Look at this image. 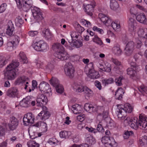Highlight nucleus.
<instances>
[{
    "label": "nucleus",
    "mask_w": 147,
    "mask_h": 147,
    "mask_svg": "<svg viewBox=\"0 0 147 147\" xmlns=\"http://www.w3.org/2000/svg\"><path fill=\"white\" fill-rule=\"evenodd\" d=\"M107 126L109 128L112 129L115 127V124L113 121L109 119V121L107 125Z\"/></svg>",
    "instance_id": "54"
},
{
    "label": "nucleus",
    "mask_w": 147,
    "mask_h": 147,
    "mask_svg": "<svg viewBox=\"0 0 147 147\" xmlns=\"http://www.w3.org/2000/svg\"><path fill=\"white\" fill-rule=\"evenodd\" d=\"M69 132L66 131H61L59 133L60 136L62 138H67L70 135Z\"/></svg>",
    "instance_id": "45"
},
{
    "label": "nucleus",
    "mask_w": 147,
    "mask_h": 147,
    "mask_svg": "<svg viewBox=\"0 0 147 147\" xmlns=\"http://www.w3.org/2000/svg\"><path fill=\"white\" fill-rule=\"evenodd\" d=\"M38 33L37 31H30L28 32L29 36L31 37H33L36 35Z\"/></svg>",
    "instance_id": "63"
},
{
    "label": "nucleus",
    "mask_w": 147,
    "mask_h": 147,
    "mask_svg": "<svg viewBox=\"0 0 147 147\" xmlns=\"http://www.w3.org/2000/svg\"><path fill=\"white\" fill-rule=\"evenodd\" d=\"M44 36L47 39H49L51 38L52 34H51L49 29H45L43 32Z\"/></svg>",
    "instance_id": "40"
},
{
    "label": "nucleus",
    "mask_w": 147,
    "mask_h": 147,
    "mask_svg": "<svg viewBox=\"0 0 147 147\" xmlns=\"http://www.w3.org/2000/svg\"><path fill=\"white\" fill-rule=\"evenodd\" d=\"M52 49L57 58L62 60L69 58V55L65 51L64 47L60 43H54L52 46Z\"/></svg>",
    "instance_id": "1"
},
{
    "label": "nucleus",
    "mask_w": 147,
    "mask_h": 147,
    "mask_svg": "<svg viewBox=\"0 0 147 147\" xmlns=\"http://www.w3.org/2000/svg\"><path fill=\"white\" fill-rule=\"evenodd\" d=\"M88 73V76L91 79H97L99 77L98 72L95 71L93 69H89Z\"/></svg>",
    "instance_id": "27"
},
{
    "label": "nucleus",
    "mask_w": 147,
    "mask_h": 147,
    "mask_svg": "<svg viewBox=\"0 0 147 147\" xmlns=\"http://www.w3.org/2000/svg\"><path fill=\"white\" fill-rule=\"evenodd\" d=\"M117 107V109L116 111V113L117 114L118 117L121 120H124L126 117L124 114L125 113L122 108L121 105H119Z\"/></svg>",
    "instance_id": "20"
},
{
    "label": "nucleus",
    "mask_w": 147,
    "mask_h": 147,
    "mask_svg": "<svg viewBox=\"0 0 147 147\" xmlns=\"http://www.w3.org/2000/svg\"><path fill=\"white\" fill-rule=\"evenodd\" d=\"M111 26L113 29L115 30L119 28L120 27V26L119 24H117L115 22H112L111 24Z\"/></svg>",
    "instance_id": "58"
},
{
    "label": "nucleus",
    "mask_w": 147,
    "mask_h": 147,
    "mask_svg": "<svg viewBox=\"0 0 147 147\" xmlns=\"http://www.w3.org/2000/svg\"><path fill=\"white\" fill-rule=\"evenodd\" d=\"M134 43L133 41H131L128 42L125 48H128L130 49L134 50Z\"/></svg>",
    "instance_id": "56"
},
{
    "label": "nucleus",
    "mask_w": 147,
    "mask_h": 147,
    "mask_svg": "<svg viewBox=\"0 0 147 147\" xmlns=\"http://www.w3.org/2000/svg\"><path fill=\"white\" fill-rule=\"evenodd\" d=\"M8 59H6L4 57H0V67H2L7 62Z\"/></svg>",
    "instance_id": "44"
},
{
    "label": "nucleus",
    "mask_w": 147,
    "mask_h": 147,
    "mask_svg": "<svg viewBox=\"0 0 147 147\" xmlns=\"http://www.w3.org/2000/svg\"><path fill=\"white\" fill-rule=\"evenodd\" d=\"M15 1L19 8H22V9L26 12L28 11L30 8L32 7V4L30 2L31 0H30H30L28 1L27 0H25L22 6V0H15Z\"/></svg>",
    "instance_id": "5"
},
{
    "label": "nucleus",
    "mask_w": 147,
    "mask_h": 147,
    "mask_svg": "<svg viewBox=\"0 0 147 147\" xmlns=\"http://www.w3.org/2000/svg\"><path fill=\"white\" fill-rule=\"evenodd\" d=\"M139 119V127L143 130H147V121L146 119H142L140 116Z\"/></svg>",
    "instance_id": "28"
},
{
    "label": "nucleus",
    "mask_w": 147,
    "mask_h": 147,
    "mask_svg": "<svg viewBox=\"0 0 147 147\" xmlns=\"http://www.w3.org/2000/svg\"><path fill=\"white\" fill-rule=\"evenodd\" d=\"M139 144L142 146L147 144V136H144L140 140Z\"/></svg>",
    "instance_id": "46"
},
{
    "label": "nucleus",
    "mask_w": 147,
    "mask_h": 147,
    "mask_svg": "<svg viewBox=\"0 0 147 147\" xmlns=\"http://www.w3.org/2000/svg\"><path fill=\"white\" fill-rule=\"evenodd\" d=\"M20 38L18 36H16L15 38L13 39L12 42L13 44L15 46L18 44L20 40Z\"/></svg>",
    "instance_id": "62"
},
{
    "label": "nucleus",
    "mask_w": 147,
    "mask_h": 147,
    "mask_svg": "<svg viewBox=\"0 0 147 147\" xmlns=\"http://www.w3.org/2000/svg\"><path fill=\"white\" fill-rule=\"evenodd\" d=\"M133 50L130 49L128 48H125L124 53L125 55L127 56H130L132 53Z\"/></svg>",
    "instance_id": "55"
},
{
    "label": "nucleus",
    "mask_w": 147,
    "mask_h": 147,
    "mask_svg": "<svg viewBox=\"0 0 147 147\" xmlns=\"http://www.w3.org/2000/svg\"><path fill=\"white\" fill-rule=\"evenodd\" d=\"M124 92L123 89L121 88H118L116 92L115 97L116 99L121 100L123 98V94Z\"/></svg>",
    "instance_id": "26"
},
{
    "label": "nucleus",
    "mask_w": 147,
    "mask_h": 147,
    "mask_svg": "<svg viewBox=\"0 0 147 147\" xmlns=\"http://www.w3.org/2000/svg\"><path fill=\"white\" fill-rule=\"evenodd\" d=\"M19 59L20 62L22 63H26L28 62L27 58L23 52H20L19 53Z\"/></svg>",
    "instance_id": "33"
},
{
    "label": "nucleus",
    "mask_w": 147,
    "mask_h": 147,
    "mask_svg": "<svg viewBox=\"0 0 147 147\" xmlns=\"http://www.w3.org/2000/svg\"><path fill=\"white\" fill-rule=\"evenodd\" d=\"M114 82V80L112 78H109V79H105L102 80V82L103 84L105 86L111 84Z\"/></svg>",
    "instance_id": "42"
},
{
    "label": "nucleus",
    "mask_w": 147,
    "mask_h": 147,
    "mask_svg": "<svg viewBox=\"0 0 147 147\" xmlns=\"http://www.w3.org/2000/svg\"><path fill=\"white\" fill-rule=\"evenodd\" d=\"M19 65V62L16 61L12 62L7 66L6 68V74L7 77L9 80L14 79L16 77V72L18 71V69H16Z\"/></svg>",
    "instance_id": "2"
},
{
    "label": "nucleus",
    "mask_w": 147,
    "mask_h": 147,
    "mask_svg": "<svg viewBox=\"0 0 147 147\" xmlns=\"http://www.w3.org/2000/svg\"><path fill=\"white\" fill-rule=\"evenodd\" d=\"M119 6L118 3L116 0L110 1V7L112 9L115 10L118 8Z\"/></svg>",
    "instance_id": "35"
},
{
    "label": "nucleus",
    "mask_w": 147,
    "mask_h": 147,
    "mask_svg": "<svg viewBox=\"0 0 147 147\" xmlns=\"http://www.w3.org/2000/svg\"><path fill=\"white\" fill-rule=\"evenodd\" d=\"M71 147H90L88 144H82L80 145L76 144H74L71 146Z\"/></svg>",
    "instance_id": "60"
},
{
    "label": "nucleus",
    "mask_w": 147,
    "mask_h": 147,
    "mask_svg": "<svg viewBox=\"0 0 147 147\" xmlns=\"http://www.w3.org/2000/svg\"><path fill=\"white\" fill-rule=\"evenodd\" d=\"M138 34L140 37L147 38V28L140 29L138 32Z\"/></svg>",
    "instance_id": "32"
},
{
    "label": "nucleus",
    "mask_w": 147,
    "mask_h": 147,
    "mask_svg": "<svg viewBox=\"0 0 147 147\" xmlns=\"http://www.w3.org/2000/svg\"><path fill=\"white\" fill-rule=\"evenodd\" d=\"M15 22L16 25L18 27H20V25L24 23L22 17L20 16H18L15 19Z\"/></svg>",
    "instance_id": "39"
},
{
    "label": "nucleus",
    "mask_w": 147,
    "mask_h": 147,
    "mask_svg": "<svg viewBox=\"0 0 147 147\" xmlns=\"http://www.w3.org/2000/svg\"><path fill=\"white\" fill-rule=\"evenodd\" d=\"M72 34L71 35V36H69L68 38L67 39L68 42L69 43V46L70 47H76V48H79L82 46V42L79 40H76L74 42H73V38L74 37L72 36Z\"/></svg>",
    "instance_id": "10"
},
{
    "label": "nucleus",
    "mask_w": 147,
    "mask_h": 147,
    "mask_svg": "<svg viewBox=\"0 0 147 147\" xmlns=\"http://www.w3.org/2000/svg\"><path fill=\"white\" fill-rule=\"evenodd\" d=\"M30 96L24 98L20 102L21 106L24 107H28L30 106Z\"/></svg>",
    "instance_id": "23"
},
{
    "label": "nucleus",
    "mask_w": 147,
    "mask_h": 147,
    "mask_svg": "<svg viewBox=\"0 0 147 147\" xmlns=\"http://www.w3.org/2000/svg\"><path fill=\"white\" fill-rule=\"evenodd\" d=\"M19 91L17 88L15 87L9 88L6 91L7 96L10 98H14L17 97Z\"/></svg>",
    "instance_id": "13"
},
{
    "label": "nucleus",
    "mask_w": 147,
    "mask_h": 147,
    "mask_svg": "<svg viewBox=\"0 0 147 147\" xmlns=\"http://www.w3.org/2000/svg\"><path fill=\"white\" fill-rule=\"evenodd\" d=\"M64 71L65 74L72 78L74 76L75 72L74 68L70 63H67L64 66Z\"/></svg>",
    "instance_id": "7"
},
{
    "label": "nucleus",
    "mask_w": 147,
    "mask_h": 147,
    "mask_svg": "<svg viewBox=\"0 0 147 147\" xmlns=\"http://www.w3.org/2000/svg\"><path fill=\"white\" fill-rule=\"evenodd\" d=\"M137 25L136 20L132 18H130L128 22L129 30L131 32L134 31L136 28Z\"/></svg>",
    "instance_id": "19"
},
{
    "label": "nucleus",
    "mask_w": 147,
    "mask_h": 147,
    "mask_svg": "<svg viewBox=\"0 0 147 147\" xmlns=\"http://www.w3.org/2000/svg\"><path fill=\"white\" fill-rule=\"evenodd\" d=\"M138 90L139 91L142 93H145L147 94V87L145 86L144 85H142L138 88Z\"/></svg>",
    "instance_id": "50"
},
{
    "label": "nucleus",
    "mask_w": 147,
    "mask_h": 147,
    "mask_svg": "<svg viewBox=\"0 0 147 147\" xmlns=\"http://www.w3.org/2000/svg\"><path fill=\"white\" fill-rule=\"evenodd\" d=\"M122 108L124 112L125 113H130L131 112L132 110V108L131 107L130 105L129 104H125L124 107H123V105H121Z\"/></svg>",
    "instance_id": "36"
},
{
    "label": "nucleus",
    "mask_w": 147,
    "mask_h": 147,
    "mask_svg": "<svg viewBox=\"0 0 147 147\" xmlns=\"http://www.w3.org/2000/svg\"><path fill=\"white\" fill-rule=\"evenodd\" d=\"M56 59H53L50 62L48 63L46 66V69L49 71L53 70L54 68V65L55 63Z\"/></svg>",
    "instance_id": "31"
},
{
    "label": "nucleus",
    "mask_w": 147,
    "mask_h": 147,
    "mask_svg": "<svg viewBox=\"0 0 147 147\" xmlns=\"http://www.w3.org/2000/svg\"><path fill=\"white\" fill-rule=\"evenodd\" d=\"M72 109L74 114H78L80 113L82 110V107L76 104L72 106Z\"/></svg>",
    "instance_id": "29"
},
{
    "label": "nucleus",
    "mask_w": 147,
    "mask_h": 147,
    "mask_svg": "<svg viewBox=\"0 0 147 147\" xmlns=\"http://www.w3.org/2000/svg\"><path fill=\"white\" fill-rule=\"evenodd\" d=\"M133 134V132L132 131H125L123 136L125 139H127L130 136H132Z\"/></svg>",
    "instance_id": "52"
},
{
    "label": "nucleus",
    "mask_w": 147,
    "mask_h": 147,
    "mask_svg": "<svg viewBox=\"0 0 147 147\" xmlns=\"http://www.w3.org/2000/svg\"><path fill=\"white\" fill-rule=\"evenodd\" d=\"M113 51L114 54L117 56L120 55L122 53V51L120 48L119 45L115 44L113 48Z\"/></svg>",
    "instance_id": "30"
},
{
    "label": "nucleus",
    "mask_w": 147,
    "mask_h": 147,
    "mask_svg": "<svg viewBox=\"0 0 147 147\" xmlns=\"http://www.w3.org/2000/svg\"><path fill=\"white\" fill-rule=\"evenodd\" d=\"M101 142L106 146L109 145L111 147L114 146L116 144L115 140L113 138H110L109 136H104L102 137Z\"/></svg>",
    "instance_id": "11"
},
{
    "label": "nucleus",
    "mask_w": 147,
    "mask_h": 147,
    "mask_svg": "<svg viewBox=\"0 0 147 147\" xmlns=\"http://www.w3.org/2000/svg\"><path fill=\"white\" fill-rule=\"evenodd\" d=\"M93 30L99 32L101 34H103L104 33L102 29L98 28L96 26H94L93 27Z\"/></svg>",
    "instance_id": "64"
},
{
    "label": "nucleus",
    "mask_w": 147,
    "mask_h": 147,
    "mask_svg": "<svg viewBox=\"0 0 147 147\" xmlns=\"http://www.w3.org/2000/svg\"><path fill=\"white\" fill-rule=\"evenodd\" d=\"M85 128L88 130L89 132L93 133L96 134L98 132H103L104 131V129L101 124H98L97 127L96 129L93 128L92 127H86Z\"/></svg>",
    "instance_id": "18"
},
{
    "label": "nucleus",
    "mask_w": 147,
    "mask_h": 147,
    "mask_svg": "<svg viewBox=\"0 0 147 147\" xmlns=\"http://www.w3.org/2000/svg\"><path fill=\"white\" fill-rule=\"evenodd\" d=\"M129 117H127L124 120V122L125 123L127 122V123L130 126L131 128L136 130L138 127H139V120H130L129 121H127L128 119H129Z\"/></svg>",
    "instance_id": "17"
},
{
    "label": "nucleus",
    "mask_w": 147,
    "mask_h": 147,
    "mask_svg": "<svg viewBox=\"0 0 147 147\" xmlns=\"http://www.w3.org/2000/svg\"><path fill=\"white\" fill-rule=\"evenodd\" d=\"M85 115L81 114L77 116V119L78 121L82 122L85 119Z\"/></svg>",
    "instance_id": "57"
},
{
    "label": "nucleus",
    "mask_w": 147,
    "mask_h": 147,
    "mask_svg": "<svg viewBox=\"0 0 147 147\" xmlns=\"http://www.w3.org/2000/svg\"><path fill=\"white\" fill-rule=\"evenodd\" d=\"M55 87L56 92L57 93L61 94L63 92V88L61 84H59Z\"/></svg>",
    "instance_id": "49"
},
{
    "label": "nucleus",
    "mask_w": 147,
    "mask_h": 147,
    "mask_svg": "<svg viewBox=\"0 0 147 147\" xmlns=\"http://www.w3.org/2000/svg\"><path fill=\"white\" fill-rule=\"evenodd\" d=\"M49 81L50 84L54 87L60 84L58 80L56 78L52 77Z\"/></svg>",
    "instance_id": "38"
},
{
    "label": "nucleus",
    "mask_w": 147,
    "mask_h": 147,
    "mask_svg": "<svg viewBox=\"0 0 147 147\" xmlns=\"http://www.w3.org/2000/svg\"><path fill=\"white\" fill-rule=\"evenodd\" d=\"M84 109L86 111L90 113L97 111V109L96 107H94L92 104L89 103H86L85 104Z\"/></svg>",
    "instance_id": "21"
},
{
    "label": "nucleus",
    "mask_w": 147,
    "mask_h": 147,
    "mask_svg": "<svg viewBox=\"0 0 147 147\" xmlns=\"http://www.w3.org/2000/svg\"><path fill=\"white\" fill-rule=\"evenodd\" d=\"M36 101L37 106H43L46 105L48 102L47 97L44 94H39L36 99Z\"/></svg>",
    "instance_id": "9"
},
{
    "label": "nucleus",
    "mask_w": 147,
    "mask_h": 147,
    "mask_svg": "<svg viewBox=\"0 0 147 147\" xmlns=\"http://www.w3.org/2000/svg\"><path fill=\"white\" fill-rule=\"evenodd\" d=\"M86 141L87 142V144L88 145L90 146V145H92L94 144L95 142V140L94 138H93V137L91 136H90L88 138H87L86 139Z\"/></svg>",
    "instance_id": "41"
},
{
    "label": "nucleus",
    "mask_w": 147,
    "mask_h": 147,
    "mask_svg": "<svg viewBox=\"0 0 147 147\" xmlns=\"http://www.w3.org/2000/svg\"><path fill=\"white\" fill-rule=\"evenodd\" d=\"M29 79L28 78L24 76L20 77L16 80L15 84L16 85H19L21 83H24L26 81H27Z\"/></svg>",
    "instance_id": "34"
},
{
    "label": "nucleus",
    "mask_w": 147,
    "mask_h": 147,
    "mask_svg": "<svg viewBox=\"0 0 147 147\" xmlns=\"http://www.w3.org/2000/svg\"><path fill=\"white\" fill-rule=\"evenodd\" d=\"M34 118L33 115L31 113H28L24 115L23 118L24 124L28 126L34 123Z\"/></svg>",
    "instance_id": "8"
},
{
    "label": "nucleus",
    "mask_w": 147,
    "mask_h": 147,
    "mask_svg": "<svg viewBox=\"0 0 147 147\" xmlns=\"http://www.w3.org/2000/svg\"><path fill=\"white\" fill-rule=\"evenodd\" d=\"M99 18L100 19L101 21L104 24L108 23L110 24L111 22V20L107 16L102 14L100 13L98 14Z\"/></svg>",
    "instance_id": "25"
},
{
    "label": "nucleus",
    "mask_w": 147,
    "mask_h": 147,
    "mask_svg": "<svg viewBox=\"0 0 147 147\" xmlns=\"http://www.w3.org/2000/svg\"><path fill=\"white\" fill-rule=\"evenodd\" d=\"M15 46L12 42H9L7 43V49L9 51H11L13 49V47Z\"/></svg>",
    "instance_id": "51"
},
{
    "label": "nucleus",
    "mask_w": 147,
    "mask_h": 147,
    "mask_svg": "<svg viewBox=\"0 0 147 147\" xmlns=\"http://www.w3.org/2000/svg\"><path fill=\"white\" fill-rule=\"evenodd\" d=\"M14 28L13 24L11 21H9L8 23L7 28L6 30V34L9 36L12 35L14 33Z\"/></svg>",
    "instance_id": "22"
},
{
    "label": "nucleus",
    "mask_w": 147,
    "mask_h": 147,
    "mask_svg": "<svg viewBox=\"0 0 147 147\" xmlns=\"http://www.w3.org/2000/svg\"><path fill=\"white\" fill-rule=\"evenodd\" d=\"M123 78L122 76H120L117 78L115 80V82L116 85L118 86H121L122 85L121 80Z\"/></svg>",
    "instance_id": "53"
},
{
    "label": "nucleus",
    "mask_w": 147,
    "mask_h": 147,
    "mask_svg": "<svg viewBox=\"0 0 147 147\" xmlns=\"http://www.w3.org/2000/svg\"><path fill=\"white\" fill-rule=\"evenodd\" d=\"M106 66L105 67H103L101 69L103 71H106L107 72H110L111 70V64L108 63L105 64Z\"/></svg>",
    "instance_id": "47"
},
{
    "label": "nucleus",
    "mask_w": 147,
    "mask_h": 147,
    "mask_svg": "<svg viewBox=\"0 0 147 147\" xmlns=\"http://www.w3.org/2000/svg\"><path fill=\"white\" fill-rule=\"evenodd\" d=\"M140 70L139 66L138 65H134L131 64V67L128 68L127 70V74L129 75V77L134 80L137 78V72Z\"/></svg>",
    "instance_id": "4"
},
{
    "label": "nucleus",
    "mask_w": 147,
    "mask_h": 147,
    "mask_svg": "<svg viewBox=\"0 0 147 147\" xmlns=\"http://www.w3.org/2000/svg\"><path fill=\"white\" fill-rule=\"evenodd\" d=\"M92 2L90 4L86 5L85 7V12L88 15L92 16L93 15L94 8L95 6V3L94 0L91 1Z\"/></svg>",
    "instance_id": "15"
},
{
    "label": "nucleus",
    "mask_w": 147,
    "mask_h": 147,
    "mask_svg": "<svg viewBox=\"0 0 147 147\" xmlns=\"http://www.w3.org/2000/svg\"><path fill=\"white\" fill-rule=\"evenodd\" d=\"M32 12L34 19L39 22L43 19L42 13L40 9L36 7H32Z\"/></svg>",
    "instance_id": "6"
},
{
    "label": "nucleus",
    "mask_w": 147,
    "mask_h": 147,
    "mask_svg": "<svg viewBox=\"0 0 147 147\" xmlns=\"http://www.w3.org/2000/svg\"><path fill=\"white\" fill-rule=\"evenodd\" d=\"M84 92L87 96H91L92 94V91L87 87H84Z\"/></svg>",
    "instance_id": "48"
},
{
    "label": "nucleus",
    "mask_w": 147,
    "mask_h": 147,
    "mask_svg": "<svg viewBox=\"0 0 147 147\" xmlns=\"http://www.w3.org/2000/svg\"><path fill=\"white\" fill-rule=\"evenodd\" d=\"M74 89L76 90V91L78 92H83L84 87L80 85L77 83H75L74 86Z\"/></svg>",
    "instance_id": "37"
},
{
    "label": "nucleus",
    "mask_w": 147,
    "mask_h": 147,
    "mask_svg": "<svg viewBox=\"0 0 147 147\" xmlns=\"http://www.w3.org/2000/svg\"><path fill=\"white\" fill-rule=\"evenodd\" d=\"M10 121L8 124L9 128L10 130H13L17 128L18 125V121L14 117H11Z\"/></svg>",
    "instance_id": "16"
},
{
    "label": "nucleus",
    "mask_w": 147,
    "mask_h": 147,
    "mask_svg": "<svg viewBox=\"0 0 147 147\" xmlns=\"http://www.w3.org/2000/svg\"><path fill=\"white\" fill-rule=\"evenodd\" d=\"M39 88L41 92L44 93H47L51 92L50 85L45 82L43 81L40 83Z\"/></svg>",
    "instance_id": "12"
},
{
    "label": "nucleus",
    "mask_w": 147,
    "mask_h": 147,
    "mask_svg": "<svg viewBox=\"0 0 147 147\" xmlns=\"http://www.w3.org/2000/svg\"><path fill=\"white\" fill-rule=\"evenodd\" d=\"M136 18L137 20L140 23L147 24V19L144 13H140L137 15Z\"/></svg>",
    "instance_id": "24"
},
{
    "label": "nucleus",
    "mask_w": 147,
    "mask_h": 147,
    "mask_svg": "<svg viewBox=\"0 0 147 147\" xmlns=\"http://www.w3.org/2000/svg\"><path fill=\"white\" fill-rule=\"evenodd\" d=\"M92 40L94 42L100 45H101L103 44L101 40L97 35H94V37L92 38Z\"/></svg>",
    "instance_id": "43"
},
{
    "label": "nucleus",
    "mask_w": 147,
    "mask_h": 147,
    "mask_svg": "<svg viewBox=\"0 0 147 147\" xmlns=\"http://www.w3.org/2000/svg\"><path fill=\"white\" fill-rule=\"evenodd\" d=\"M7 5L6 3L2 4L0 6V13L3 12L6 8Z\"/></svg>",
    "instance_id": "61"
},
{
    "label": "nucleus",
    "mask_w": 147,
    "mask_h": 147,
    "mask_svg": "<svg viewBox=\"0 0 147 147\" xmlns=\"http://www.w3.org/2000/svg\"><path fill=\"white\" fill-rule=\"evenodd\" d=\"M111 61L116 66H119L121 64V63L118 61L117 59L112 58L111 59Z\"/></svg>",
    "instance_id": "59"
},
{
    "label": "nucleus",
    "mask_w": 147,
    "mask_h": 147,
    "mask_svg": "<svg viewBox=\"0 0 147 147\" xmlns=\"http://www.w3.org/2000/svg\"><path fill=\"white\" fill-rule=\"evenodd\" d=\"M32 46L35 50L38 51H45L49 49L47 44L43 40L36 42L32 45Z\"/></svg>",
    "instance_id": "3"
},
{
    "label": "nucleus",
    "mask_w": 147,
    "mask_h": 147,
    "mask_svg": "<svg viewBox=\"0 0 147 147\" xmlns=\"http://www.w3.org/2000/svg\"><path fill=\"white\" fill-rule=\"evenodd\" d=\"M44 109H45L46 110L42 111L38 115V116L37 117L38 119L45 120L49 118L51 115L50 113L47 110V108L45 107Z\"/></svg>",
    "instance_id": "14"
}]
</instances>
